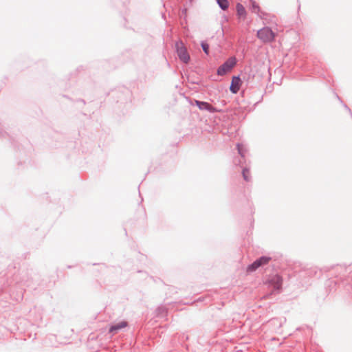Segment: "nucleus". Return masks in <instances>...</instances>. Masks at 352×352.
Instances as JSON below:
<instances>
[{"label":"nucleus","mask_w":352,"mask_h":352,"mask_svg":"<svg viewBox=\"0 0 352 352\" xmlns=\"http://www.w3.org/2000/svg\"><path fill=\"white\" fill-rule=\"evenodd\" d=\"M156 316L159 318H165L168 314L167 308L164 305L159 306L156 310Z\"/></svg>","instance_id":"nucleus-10"},{"label":"nucleus","mask_w":352,"mask_h":352,"mask_svg":"<svg viewBox=\"0 0 352 352\" xmlns=\"http://www.w3.org/2000/svg\"><path fill=\"white\" fill-rule=\"evenodd\" d=\"M7 135V132L3 131L2 129H0V137H5Z\"/></svg>","instance_id":"nucleus-19"},{"label":"nucleus","mask_w":352,"mask_h":352,"mask_svg":"<svg viewBox=\"0 0 352 352\" xmlns=\"http://www.w3.org/2000/svg\"><path fill=\"white\" fill-rule=\"evenodd\" d=\"M237 59L235 56L228 58L221 65H220L217 70V74L219 76H223L230 72L232 69L236 66Z\"/></svg>","instance_id":"nucleus-2"},{"label":"nucleus","mask_w":352,"mask_h":352,"mask_svg":"<svg viewBox=\"0 0 352 352\" xmlns=\"http://www.w3.org/2000/svg\"><path fill=\"white\" fill-rule=\"evenodd\" d=\"M201 47L204 52L208 55L210 53V45L206 41H202L201 42Z\"/></svg>","instance_id":"nucleus-16"},{"label":"nucleus","mask_w":352,"mask_h":352,"mask_svg":"<svg viewBox=\"0 0 352 352\" xmlns=\"http://www.w3.org/2000/svg\"><path fill=\"white\" fill-rule=\"evenodd\" d=\"M236 14L239 17L245 18L246 16V10L245 7L241 3H237L236 6Z\"/></svg>","instance_id":"nucleus-11"},{"label":"nucleus","mask_w":352,"mask_h":352,"mask_svg":"<svg viewBox=\"0 0 352 352\" xmlns=\"http://www.w3.org/2000/svg\"><path fill=\"white\" fill-rule=\"evenodd\" d=\"M217 3L222 10H226L229 8L228 0H216Z\"/></svg>","instance_id":"nucleus-15"},{"label":"nucleus","mask_w":352,"mask_h":352,"mask_svg":"<svg viewBox=\"0 0 352 352\" xmlns=\"http://www.w3.org/2000/svg\"><path fill=\"white\" fill-rule=\"evenodd\" d=\"M268 284L273 293H279L282 289L283 278L279 275H274L268 279Z\"/></svg>","instance_id":"nucleus-5"},{"label":"nucleus","mask_w":352,"mask_h":352,"mask_svg":"<svg viewBox=\"0 0 352 352\" xmlns=\"http://www.w3.org/2000/svg\"><path fill=\"white\" fill-rule=\"evenodd\" d=\"M242 175L243 177V179L246 182H249L250 180V170L247 167H244L242 169Z\"/></svg>","instance_id":"nucleus-17"},{"label":"nucleus","mask_w":352,"mask_h":352,"mask_svg":"<svg viewBox=\"0 0 352 352\" xmlns=\"http://www.w3.org/2000/svg\"><path fill=\"white\" fill-rule=\"evenodd\" d=\"M306 274L308 275L309 276L320 277L321 275V271L319 270L316 267H313L307 270Z\"/></svg>","instance_id":"nucleus-12"},{"label":"nucleus","mask_w":352,"mask_h":352,"mask_svg":"<svg viewBox=\"0 0 352 352\" xmlns=\"http://www.w3.org/2000/svg\"><path fill=\"white\" fill-rule=\"evenodd\" d=\"M236 148H237L239 154L240 155V156L242 158H243L245 157V151L243 146L241 144L238 143L236 144Z\"/></svg>","instance_id":"nucleus-18"},{"label":"nucleus","mask_w":352,"mask_h":352,"mask_svg":"<svg viewBox=\"0 0 352 352\" xmlns=\"http://www.w3.org/2000/svg\"><path fill=\"white\" fill-rule=\"evenodd\" d=\"M336 280L335 284L342 285L346 290L352 294V265H338L336 267Z\"/></svg>","instance_id":"nucleus-1"},{"label":"nucleus","mask_w":352,"mask_h":352,"mask_svg":"<svg viewBox=\"0 0 352 352\" xmlns=\"http://www.w3.org/2000/svg\"><path fill=\"white\" fill-rule=\"evenodd\" d=\"M250 10L254 13H256L261 18H263L267 14L261 10L258 4L254 0H250Z\"/></svg>","instance_id":"nucleus-9"},{"label":"nucleus","mask_w":352,"mask_h":352,"mask_svg":"<svg viewBox=\"0 0 352 352\" xmlns=\"http://www.w3.org/2000/svg\"><path fill=\"white\" fill-rule=\"evenodd\" d=\"M242 84V80L239 75L233 76L232 77L231 84L230 86V91L231 93L236 94L239 92Z\"/></svg>","instance_id":"nucleus-6"},{"label":"nucleus","mask_w":352,"mask_h":352,"mask_svg":"<svg viewBox=\"0 0 352 352\" xmlns=\"http://www.w3.org/2000/svg\"><path fill=\"white\" fill-rule=\"evenodd\" d=\"M128 326V322L125 320L120 321L117 323L112 324L109 329V333L115 334L118 333L120 330L123 328H125Z\"/></svg>","instance_id":"nucleus-8"},{"label":"nucleus","mask_w":352,"mask_h":352,"mask_svg":"<svg viewBox=\"0 0 352 352\" xmlns=\"http://www.w3.org/2000/svg\"><path fill=\"white\" fill-rule=\"evenodd\" d=\"M258 267H260V264L257 263L256 259L253 263L248 265L246 270L247 272L251 273L255 272Z\"/></svg>","instance_id":"nucleus-14"},{"label":"nucleus","mask_w":352,"mask_h":352,"mask_svg":"<svg viewBox=\"0 0 352 352\" xmlns=\"http://www.w3.org/2000/svg\"><path fill=\"white\" fill-rule=\"evenodd\" d=\"M78 101L82 102L84 104H85V101L83 99H80Z\"/></svg>","instance_id":"nucleus-20"},{"label":"nucleus","mask_w":352,"mask_h":352,"mask_svg":"<svg viewBox=\"0 0 352 352\" xmlns=\"http://www.w3.org/2000/svg\"><path fill=\"white\" fill-rule=\"evenodd\" d=\"M195 104L200 109L205 110L210 113L217 112V110L216 107L211 105L209 102L205 101H201L198 100H195Z\"/></svg>","instance_id":"nucleus-7"},{"label":"nucleus","mask_w":352,"mask_h":352,"mask_svg":"<svg viewBox=\"0 0 352 352\" xmlns=\"http://www.w3.org/2000/svg\"><path fill=\"white\" fill-rule=\"evenodd\" d=\"M257 37L262 41L271 42L275 38V33L269 27H264L257 32Z\"/></svg>","instance_id":"nucleus-4"},{"label":"nucleus","mask_w":352,"mask_h":352,"mask_svg":"<svg viewBox=\"0 0 352 352\" xmlns=\"http://www.w3.org/2000/svg\"><path fill=\"white\" fill-rule=\"evenodd\" d=\"M272 258L267 256H261L256 259L257 263L260 264V267L267 265L270 261Z\"/></svg>","instance_id":"nucleus-13"},{"label":"nucleus","mask_w":352,"mask_h":352,"mask_svg":"<svg viewBox=\"0 0 352 352\" xmlns=\"http://www.w3.org/2000/svg\"><path fill=\"white\" fill-rule=\"evenodd\" d=\"M175 50L179 59L184 63L188 64L190 62V56L187 48L182 41L175 43Z\"/></svg>","instance_id":"nucleus-3"}]
</instances>
